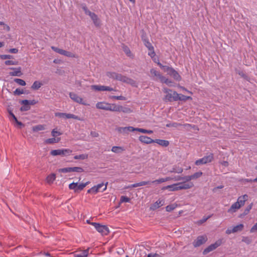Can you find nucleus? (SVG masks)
Returning a JSON list of instances; mask_svg holds the SVG:
<instances>
[{
    "mask_svg": "<svg viewBox=\"0 0 257 257\" xmlns=\"http://www.w3.org/2000/svg\"><path fill=\"white\" fill-rule=\"evenodd\" d=\"M163 92L166 94L164 100L166 102L177 101L178 93L172 89L167 88H164Z\"/></svg>",
    "mask_w": 257,
    "mask_h": 257,
    "instance_id": "obj_1",
    "label": "nucleus"
},
{
    "mask_svg": "<svg viewBox=\"0 0 257 257\" xmlns=\"http://www.w3.org/2000/svg\"><path fill=\"white\" fill-rule=\"evenodd\" d=\"M92 225L102 235H106L109 233V230L106 225H101L98 223H92Z\"/></svg>",
    "mask_w": 257,
    "mask_h": 257,
    "instance_id": "obj_2",
    "label": "nucleus"
},
{
    "mask_svg": "<svg viewBox=\"0 0 257 257\" xmlns=\"http://www.w3.org/2000/svg\"><path fill=\"white\" fill-rule=\"evenodd\" d=\"M213 159V154L210 153L208 156H204L202 158L196 160L195 162V164L197 166L206 164L208 163L211 162Z\"/></svg>",
    "mask_w": 257,
    "mask_h": 257,
    "instance_id": "obj_3",
    "label": "nucleus"
},
{
    "mask_svg": "<svg viewBox=\"0 0 257 257\" xmlns=\"http://www.w3.org/2000/svg\"><path fill=\"white\" fill-rule=\"evenodd\" d=\"M21 104L24 105L20 108L22 111H28L30 109V105H35L37 103L35 100H28L27 99L20 101Z\"/></svg>",
    "mask_w": 257,
    "mask_h": 257,
    "instance_id": "obj_4",
    "label": "nucleus"
},
{
    "mask_svg": "<svg viewBox=\"0 0 257 257\" xmlns=\"http://www.w3.org/2000/svg\"><path fill=\"white\" fill-rule=\"evenodd\" d=\"M114 104H110L104 102H98L96 104L98 109L113 111Z\"/></svg>",
    "mask_w": 257,
    "mask_h": 257,
    "instance_id": "obj_5",
    "label": "nucleus"
},
{
    "mask_svg": "<svg viewBox=\"0 0 257 257\" xmlns=\"http://www.w3.org/2000/svg\"><path fill=\"white\" fill-rule=\"evenodd\" d=\"M171 178L170 177H167L166 178H160L159 179H157L153 181H142L139 183H137L138 187L144 186L146 185L151 184H160L168 180H171Z\"/></svg>",
    "mask_w": 257,
    "mask_h": 257,
    "instance_id": "obj_6",
    "label": "nucleus"
},
{
    "mask_svg": "<svg viewBox=\"0 0 257 257\" xmlns=\"http://www.w3.org/2000/svg\"><path fill=\"white\" fill-rule=\"evenodd\" d=\"M222 243V239L217 240L215 243H212L206 247L203 251L204 255L207 254L209 252L214 250L216 248L219 247Z\"/></svg>",
    "mask_w": 257,
    "mask_h": 257,
    "instance_id": "obj_7",
    "label": "nucleus"
},
{
    "mask_svg": "<svg viewBox=\"0 0 257 257\" xmlns=\"http://www.w3.org/2000/svg\"><path fill=\"white\" fill-rule=\"evenodd\" d=\"M72 152V151L70 149H58L54 150L51 151L50 154L52 156H67L70 155Z\"/></svg>",
    "mask_w": 257,
    "mask_h": 257,
    "instance_id": "obj_8",
    "label": "nucleus"
},
{
    "mask_svg": "<svg viewBox=\"0 0 257 257\" xmlns=\"http://www.w3.org/2000/svg\"><path fill=\"white\" fill-rule=\"evenodd\" d=\"M207 241V237L206 235H200L198 236L196 239L193 242V245L195 247H199Z\"/></svg>",
    "mask_w": 257,
    "mask_h": 257,
    "instance_id": "obj_9",
    "label": "nucleus"
},
{
    "mask_svg": "<svg viewBox=\"0 0 257 257\" xmlns=\"http://www.w3.org/2000/svg\"><path fill=\"white\" fill-rule=\"evenodd\" d=\"M244 227V225L243 224H239L235 226H234L232 229L228 228L225 233L227 234H230L232 233H235L237 232L241 231Z\"/></svg>",
    "mask_w": 257,
    "mask_h": 257,
    "instance_id": "obj_10",
    "label": "nucleus"
},
{
    "mask_svg": "<svg viewBox=\"0 0 257 257\" xmlns=\"http://www.w3.org/2000/svg\"><path fill=\"white\" fill-rule=\"evenodd\" d=\"M91 88L95 91H111L113 90V89L110 87L104 86V85H91Z\"/></svg>",
    "mask_w": 257,
    "mask_h": 257,
    "instance_id": "obj_11",
    "label": "nucleus"
},
{
    "mask_svg": "<svg viewBox=\"0 0 257 257\" xmlns=\"http://www.w3.org/2000/svg\"><path fill=\"white\" fill-rule=\"evenodd\" d=\"M113 111L123 112L126 113H129L132 112L131 108L128 107H123L121 105H117L114 104Z\"/></svg>",
    "mask_w": 257,
    "mask_h": 257,
    "instance_id": "obj_12",
    "label": "nucleus"
},
{
    "mask_svg": "<svg viewBox=\"0 0 257 257\" xmlns=\"http://www.w3.org/2000/svg\"><path fill=\"white\" fill-rule=\"evenodd\" d=\"M69 96L74 101L80 104L86 105V104L83 101L82 98L75 93L70 92Z\"/></svg>",
    "mask_w": 257,
    "mask_h": 257,
    "instance_id": "obj_13",
    "label": "nucleus"
},
{
    "mask_svg": "<svg viewBox=\"0 0 257 257\" xmlns=\"http://www.w3.org/2000/svg\"><path fill=\"white\" fill-rule=\"evenodd\" d=\"M177 185L178 186L179 190H183V189H188L192 188L194 185L192 182H180L177 183Z\"/></svg>",
    "mask_w": 257,
    "mask_h": 257,
    "instance_id": "obj_14",
    "label": "nucleus"
},
{
    "mask_svg": "<svg viewBox=\"0 0 257 257\" xmlns=\"http://www.w3.org/2000/svg\"><path fill=\"white\" fill-rule=\"evenodd\" d=\"M165 203V200L164 199H159L156 202H155L154 203L152 204L150 209L152 210H155L159 208L161 206L164 205Z\"/></svg>",
    "mask_w": 257,
    "mask_h": 257,
    "instance_id": "obj_15",
    "label": "nucleus"
},
{
    "mask_svg": "<svg viewBox=\"0 0 257 257\" xmlns=\"http://www.w3.org/2000/svg\"><path fill=\"white\" fill-rule=\"evenodd\" d=\"M117 131L120 133L128 134L129 132L135 131V128L133 126L119 127Z\"/></svg>",
    "mask_w": 257,
    "mask_h": 257,
    "instance_id": "obj_16",
    "label": "nucleus"
},
{
    "mask_svg": "<svg viewBox=\"0 0 257 257\" xmlns=\"http://www.w3.org/2000/svg\"><path fill=\"white\" fill-rule=\"evenodd\" d=\"M139 140L142 143H145L146 144H150L154 143V140H153L151 138L146 136H140Z\"/></svg>",
    "mask_w": 257,
    "mask_h": 257,
    "instance_id": "obj_17",
    "label": "nucleus"
},
{
    "mask_svg": "<svg viewBox=\"0 0 257 257\" xmlns=\"http://www.w3.org/2000/svg\"><path fill=\"white\" fill-rule=\"evenodd\" d=\"M10 69L13 70V71L9 73L10 76H21L23 74L21 72V68L20 67L18 68H10Z\"/></svg>",
    "mask_w": 257,
    "mask_h": 257,
    "instance_id": "obj_18",
    "label": "nucleus"
},
{
    "mask_svg": "<svg viewBox=\"0 0 257 257\" xmlns=\"http://www.w3.org/2000/svg\"><path fill=\"white\" fill-rule=\"evenodd\" d=\"M248 196L246 194L241 196L238 198L236 202L240 205V206L241 207L244 205L245 201L248 199Z\"/></svg>",
    "mask_w": 257,
    "mask_h": 257,
    "instance_id": "obj_19",
    "label": "nucleus"
},
{
    "mask_svg": "<svg viewBox=\"0 0 257 257\" xmlns=\"http://www.w3.org/2000/svg\"><path fill=\"white\" fill-rule=\"evenodd\" d=\"M92 20L93 21V24L94 25L98 27L100 25V21L99 19L98 18L97 16L95 14L93 13L91 16H89Z\"/></svg>",
    "mask_w": 257,
    "mask_h": 257,
    "instance_id": "obj_20",
    "label": "nucleus"
},
{
    "mask_svg": "<svg viewBox=\"0 0 257 257\" xmlns=\"http://www.w3.org/2000/svg\"><path fill=\"white\" fill-rule=\"evenodd\" d=\"M157 64L160 67L161 69L164 70V72H167L169 75L174 69L172 67H169L168 66L163 65L159 62L157 63Z\"/></svg>",
    "mask_w": 257,
    "mask_h": 257,
    "instance_id": "obj_21",
    "label": "nucleus"
},
{
    "mask_svg": "<svg viewBox=\"0 0 257 257\" xmlns=\"http://www.w3.org/2000/svg\"><path fill=\"white\" fill-rule=\"evenodd\" d=\"M240 207V205L236 202L231 205L230 208L228 210L227 212L229 213L235 212L237 209H239Z\"/></svg>",
    "mask_w": 257,
    "mask_h": 257,
    "instance_id": "obj_22",
    "label": "nucleus"
},
{
    "mask_svg": "<svg viewBox=\"0 0 257 257\" xmlns=\"http://www.w3.org/2000/svg\"><path fill=\"white\" fill-rule=\"evenodd\" d=\"M121 81L126 83H127V84H131L133 86H134L136 83V82L135 80H134L133 79H132L130 78L127 77L125 76H123V75L122 76Z\"/></svg>",
    "mask_w": 257,
    "mask_h": 257,
    "instance_id": "obj_23",
    "label": "nucleus"
},
{
    "mask_svg": "<svg viewBox=\"0 0 257 257\" xmlns=\"http://www.w3.org/2000/svg\"><path fill=\"white\" fill-rule=\"evenodd\" d=\"M154 143H156L162 147H166L169 145V142L167 140L156 139L154 140Z\"/></svg>",
    "mask_w": 257,
    "mask_h": 257,
    "instance_id": "obj_24",
    "label": "nucleus"
},
{
    "mask_svg": "<svg viewBox=\"0 0 257 257\" xmlns=\"http://www.w3.org/2000/svg\"><path fill=\"white\" fill-rule=\"evenodd\" d=\"M162 189L163 190L169 189L170 191H175L179 190L178 186L177 185V183L174 184L173 185H168L167 186L164 187L162 188Z\"/></svg>",
    "mask_w": 257,
    "mask_h": 257,
    "instance_id": "obj_25",
    "label": "nucleus"
},
{
    "mask_svg": "<svg viewBox=\"0 0 257 257\" xmlns=\"http://www.w3.org/2000/svg\"><path fill=\"white\" fill-rule=\"evenodd\" d=\"M169 75L177 81H180L181 79V76L174 69H173Z\"/></svg>",
    "mask_w": 257,
    "mask_h": 257,
    "instance_id": "obj_26",
    "label": "nucleus"
},
{
    "mask_svg": "<svg viewBox=\"0 0 257 257\" xmlns=\"http://www.w3.org/2000/svg\"><path fill=\"white\" fill-rule=\"evenodd\" d=\"M124 150L123 147L119 146H113L111 148V151L116 154L121 153Z\"/></svg>",
    "mask_w": 257,
    "mask_h": 257,
    "instance_id": "obj_27",
    "label": "nucleus"
},
{
    "mask_svg": "<svg viewBox=\"0 0 257 257\" xmlns=\"http://www.w3.org/2000/svg\"><path fill=\"white\" fill-rule=\"evenodd\" d=\"M189 99H192V97L191 96H185L184 95L178 93L177 101L181 100L185 101Z\"/></svg>",
    "mask_w": 257,
    "mask_h": 257,
    "instance_id": "obj_28",
    "label": "nucleus"
},
{
    "mask_svg": "<svg viewBox=\"0 0 257 257\" xmlns=\"http://www.w3.org/2000/svg\"><path fill=\"white\" fill-rule=\"evenodd\" d=\"M42 85L43 84L41 82L38 81H35L32 84L31 88L33 90H38L41 87Z\"/></svg>",
    "mask_w": 257,
    "mask_h": 257,
    "instance_id": "obj_29",
    "label": "nucleus"
},
{
    "mask_svg": "<svg viewBox=\"0 0 257 257\" xmlns=\"http://www.w3.org/2000/svg\"><path fill=\"white\" fill-rule=\"evenodd\" d=\"M60 138L55 139V138H50L46 140L45 143L47 144H52L58 143L60 141Z\"/></svg>",
    "mask_w": 257,
    "mask_h": 257,
    "instance_id": "obj_30",
    "label": "nucleus"
},
{
    "mask_svg": "<svg viewBox=\"0 0 257 257\" xmlns=\"http://www.w3.org/2000/svg\"><path fill=\"white\" fill-rule=\"evenodd\" d=\"M143 41L145 46L149 50H152L154 47L151 43L147 39L143 38Z\"/></svg>",
    "mask_w": 257,
    "mask_h": 257,
    "instance_id": "obj_31",
    "label": "nucleus"
},
{
    "mask_svg": "<svg viewBox=\"0 0 257 257\" xmlns=\"http://www.w3.org/2000/svg\"><path fill=\"white\" fill-rule=\"evenodd\" d=\"M51 49L55 52L60 54H61L62 55H64V54H65L66 53V50H63V49H59L58 48H57L55 46H52L51 47Z\"/></svg>",
    "mask_w": 257,
    "mask_h": 257,
    "instance_id": "obj_32",
    "label": "nucleus"
},
{
    "mask_svg": "<svg viewBox=\"0 0 257 257\" xmlns=\"http://www.w3.org/2000/svg\"><path fill=\"white\" fill-rule=\"evenodd\" d=\"M55 174L53 173L47 176L46 178V181L47 183L51 184L53 182V181L55 180Z\"/></svg>",
    "mask_w": 257,
    "mask_h": 257,
    "instance_id": "obj_33",
    "label": "nucleus"
},
{
    "mask_svg": "<svg viewBox=\"0 0 257 257\" xmlns=\"http://www.w3.org/2000/svg\"><path fill=\"white\" fill-rule=\"evenodd\" d=\"M89 183V182H86L85 183H81L79 185L77 184V186L76 188V192H78L79 191L82 190L84 187H85Z\"/></svg>",
    "mask_w": 257,
    "mask_h": 257,
    "instance_id": "obj_34",
    "label": "nucleus"
},
{
    "mask_svg": "<svg viewBox=\"0 0 257 257\" xmlns=\"http://www.w3.org/2000/svg\"><path fill=\"white\" fill-rule=\"evenodd\" d=\"M45 129V127L43 125L39 124L35 125L33 127L32 130L33 132H38L40 131H43Z\"/></svg>",
    "mask_w": 257,
    "mask_h": 257,
    "instance_id": "obj_35",
    "label": "nucleus"
},
{
    "mask_svg": "<svg viewBox=\"0 0 257 257\" xmlns=\"http://www.w3.org/2000/svg\"><path fill=\"white\" fill-rule=\"evenodd\" d=\"M135 131H138L139 132L145 133V134H151L153 133V131L152 130H147L144 128H135Z\"/></svg>",
    "mask_w": 257,
    "mask_h": 257,
    "instance_id": "obj_36",
    "label": "nucleus"
},
{
    "mask_svg": "<svg viewBox=\"0 0 257 257\" xmlns=\"http://www.w3.org/2000/svg\"><path fill=\"white\" fill-rule=\"evenodd\" d=\"M88 252V250H85L79 253L75 254L74 257H87Z\"/></svg>",
    "mask_w": 257,
    "mask_h": 257,
    "instance_id": "obj_37",
    "label": "nucleus"
},
{
    "mask_svg": "<svg viewBox=\"0 0 257 257\" xmlns=\"http://www.w3.org/2000/svg\"><path fill=\"white\" fill-rule=\"evenodd\" d=\"M107 184H108V182H106L105 185L103 183H102L101 184H99L96 185L95 187L97 188L98 192H99L100 188H102L104 185V187L101 191V192H103L106 189Z\"/></svg>",
    "mask_w": 257,
    "mask_h": 257,
    "instance_id": "obj_38",
    "label": "nucleus"
},
{
    "mask_svg": "<svg viewBox=\"0 0 257 257\" xmlns=\"http://www.w3.org/2000/svg\"><path fill=\"white\" fill-rule=\"evenodd\" d=\"M82 9L85 12V14L87 15H88L89 16H91L92 14L93 13L91 12H90L87 8V7L85 5H83L82 6Z\"/></svg>",
    "mask_w": 257,
    "mask_h": 257,
    "instance_id": "obj_39",
    "label": "nucleus"
},
{
    "mask_svg": "<svg viewBox=\"0 0 257 257\" xmlns=\"http://www.w3.org/2000/svg\"><path fill=\"white\" fill-rule=\"evenodd\" d=\"M88 155L87 154H81L79 155H76L74 157V159L78 160H84L87 159Z\"/></svg>",
    "mask_w": 257,
    "mask_h": 257,
    "instance_id": "obj_40",
    "label": "nucleus"
},
{
    "mask_svg": "<svg viewBox=\"0 0 257 257\" xmlns=\"http://www.w3.org/2000/svg\"><path fill=\"white\" fill-rule=\"evenodd\" d=\"M71 172L81 173L84 172V169L82 168L79 167H71Z\"/></svg>",
    "mask_w": 257,
    "mask_h": 257,
    "instance_id": "obj_41",
    "label": "nucleus"
},
{
    "mask_svg": "<svg viewBox=\"0 0 257 257\" xmlns=\"http://www.w3.org/2000/svg\"><path fill=\"white\" fill-rule=\"evenodd\" d=\"M150 72H151V74L153 75V76H154V77L156 76L158 78H159V77L160 76H161V74L159 72L156 71L154 69H152L150 71Z\"/></svg>",
    "mask_w": 257,
    "mask_h": 257,
    "instance_id": "obj_42",
    "label": "nucleus"
},
{
    "mask_svg": "<svg viewBox=\"0 0 257 257\" xmlns=\"http://www.w3.org/2000/svg\"><path fill=\"white\" fill-rule=\"evenodd\" d=\"M14 81L19 85L21 86H25L26 84L25 81L24 80L20 78H15L14 79Z\"/></svg>",
    "mask_w": 257,
    "mask_h": 257,
    "instance_id": "obj_43",
    "label": "nucleus"
},
{
    "mask_svg": "<svg viewBox=\"0 0 257 257\" xmlns=\"http://www.w3.org/2000/svg\"><path fill=\"white\" fill-rule=\"evenodd\" d=\"M66 118H73L79 120H81L78 116L70 113H66Z\"/></svg>",
    "mask_w": 257,
    "mask_h": 257,
    "instance_id": "obj_44",
    "label": "nucleus"
},
{
    "mask_svg": "<svg viewBox=\"0 0 257 257\" xmlns=\"http://www.w3.org/2000/svg\"><path fill=\"white\" fill-rule=\"evenodd\" d=\"M238 74L242 78H243L245 80L249 81L250 78L248 77L246 74L244 73L243 71H239Z\"/></svg>",
    "mask_w": 257,
    "mask_h": 257,
    "instance_id": "obj_45",
    "label": "nucleus"
},
{
    "mask_svg": "<svg viewBox=\"0 0 257 257\" xmlns=\"http://www.w3.org/2000/svg\"><path fill=\"white\" fill-rule=\"evenodd\" d=\"M116 73L114 72H107L106 73V76L110 78L115 79Z\"/></svg>",
    "mask_w": 257,
    "mask_h": 257,
    "instance_id": "obj_46",
    "label": "nucleus"
},
{
    "mask_svg": "<svg viewBox=\"0 0 257 257\" xmlns=\"http://www.w3.org/2000/svg\"><path fill=\"white\" fill-rule=\"evenodd\" d=\"M252 205H253V203H251L248 206H247L246 207V208H245V209L244 210V211L243 213V215H246L249 212L250 210L252 208Z\"/></svg>",
    "mask_w": 257,
    "mask_h": 257,
    "instance_id": "obj_47",
    "label": "nucleus"
},
{
    "mask_svg": "<svg viewBox=\"0 0 257 257\" xmlns=\"http://www.w3.org/2000/svg\"><path fill=\"white\" fill-rule=\"evenodd\" d=\"M183 172V169L182 168L179 167H174L172 170L170 171V172L177 173H181Z\"/></svg>",
    "mask_w": 257,
    "mask_h": 257,
    "instance_id": "obj_48",
    "label": "nucleus"
},
{
    "mask_svg": "<svg viewBox=\"0 0 257 257\" xmlns=\"http://www.w3.org/2000/svg\"><path fill=\"white\" fill-rule=\"evenodd\" d=\"M202 172L201 171H199L192 175V178L193 179H196L199 177H200L202 175Z\"/></svg>",
    "mask_w": 257,
    "mask_h": 257,
    "instance_id": "obj_49",
    "label": "nucleus"
},
{
    "mask_svg": "<svg viewBox=\"0 0 257 257\" xmlns=\"http://www.w3.org/2000/svg\"><path fill=\"white\" fill-rule=\"evenodd\" d=\"M59 172L61 173L71 172V167L64 168L59 169Z\"/></svg>",
    "mask_w": 257,
    "mask_h": 257,
    "instance_id": "obj_50",
    "label": "nucleus"
},
{
    "mask_svg": "<svg viewBox=\"0 0 257 257\" xmlns=\"http://www.w3.org/2000/svg\"><path fill=\"white\" fill-rule=\"evenodd\" d=\"M25 93V92L24 91L23 89H21L20 88H17L14 91V94L15 95H20L21 94Z\"/></svg>",
    "mask_w": 257,
    "mask_h": 257,
    "instance_id": "obj_51",
    "label": "nucleus"
},
{
    "mask_svg": "<svg viewBox=\"0 0 257 257\" xmlns=\"http://www.w3.org/2000/svg\"><path fill=\"white\" fill-rule=\"evenodd\" d=\"M182 125V124L177 122L169 123L166 124L167 127H177L179 126Z\"/></svg>",
    "mask_w": 257,
    "mask_h": 257,
    "instance_id": "obj_52",
    "label": "nucleus"
},
{
    "mask_svg": "<svg viewBox=\"0 0 257 257\" xmlns=\"http://www.w3.org/2000/svg\"><path fill=\"white\" fill-rule=\"evenodd\" d=\"M77 186V183H72L69 184V188L71 190H74L75 192H76V188Z\"/></svg>",
    "mask_w": 257,
    "mask_h": 257,
    "instance_id": "obj_53",
    "label": "nucleus"
},
{
    "mask_svg": "<svg viewBox=\"0 0 257 257\" xmlns=\"http://www.w3.org/2000/svg\"><path fill=\"white\" fill-rule=\"evenodd\" d=\"M5 64L6 65H17L18 62L12 60H7L5 62Z\"/></svg>",
    "mask_w": 257,
    "mask_h": 257,
    "instance_id": "obj_54",
    "label": "nucleus"
},
{
    "mask_svg": "<svg viewBox=\"0 0 257 257\" xmlns=\"http://www.w3.org/2000/svg\"><path fill=\"white\" fill-rule=\"evenodd\" d=\"M0 58L3 60L10 59L13 58V56L10 55H1Z\"/></svg>",
    "mask_w": 257,
    "mask_h": 257,
    "instance_id": "obj_55",
    "label": "nucleus"
},
{
    "mask_svg": "<svg viewBox=\"0 0 257 257\" xmlns=\"http://www.w3.org/2000/svg\"><path fill=\"white\" fill-rule=\"evenodd\" d=\"M191 180H192L191 175L183 177V182L188 183V182H190L189 181H191Z\"/></svg>",
    "mask_w": 257,
    "mask_h": 257,
    "instance_id": "obj_56",
    "label": "nucleus"
},
{
    "mask_svg": "<svg viewBox=\"0 0 257 257\" xmlns=\"http://www.w3.org/2000/svg\"><path fill=\"white\" fill-rule=\"evenodd\" d=\"M111 98L112 99H116V100H126V98L125 97L123 96H112L111 97Z\"/></svg>",
    "mask_w": 257,
    "mask_h": 257,
    "instance_id": "obj_57",
    "label": "nucleus"
},
{
    "mask_svg": "<svg viewBox=\"0 0 257 257\" xmlns=\"http://www.w3.org/2000/svg\"><path fill=\"white\" fill-rule=\"evenodd\" d=\"M175 208V206L173 204L168 205L166 207V210L168 212H170Z\"/></svg>",
    "mask_w": 257,
    "mask_h": 257,
    "instance_id": "obj_58",
    "label": "nucleus"
},
{
    "mask_svg": "<svg viewBox=\"0 0 257 257\" xmlns=\"http://www.w3.org/2000/svg\"><path fill=\"white\" fill-rule=\"evenodd\" d=\"M121 202H128L130 201V198L125 196H122L120 198Z\"/></svg>",
    "mask_w": 257,
    "mask_h": 257,
    "instance_id": "obj_59",
    "label": "nucleus"
},
{
    "mask_svg": "<svg viewBox=\"0 0 257 257\" xmlns=\"http://www.w3.org/2000/svg\"><path fill=\"white\" fill-rule=\"evenodd\" d=\"M66 113L63 112H56L55 113V116L59 117H63L66 118Z\"/></svg>",
    "mask_w": 257,
    "mask_h": 257,
    "instance_id": "obj_60",
    "label": "nucleus"
},
{
    "mask_svg": "<svg viewBox=\"0 0 257 257\" xmlns=\"http://www.w3.org/2000/svg\"><path fill=\"white\" fill-rule=\"evenodd\" d=\"M242 241L245 242L247 244H250L251 242V239L248 237H243Z\"/></svg>",
    "mask_w": 257,
    "mask_h": 257,
    "instance_id": "obj_61",
    "label": "nucleus"
},
{
    "mask_svg": "<svg viewBox=\"0 0 257 257\" xmlns=\"http://www.w3.org/2000/svg\"><path fill=\"white\" fill-rule=\"evenodd\" d=\"M61 134H62L60 132L55 131V129H53L51 132V135L54 137H55L57 136H60Z\"/></svg>",
    "mask_w": 257,
    "mask_h": 257,
    "instance_id": "obj_62",
    "label": "nucleus"
},
{
    "mask_svg": "<svg viewBox=\"0 0 257 257\" xmlns=\"http://www.w3.org/2000/svg\"><path fill=\"white\" fill-rule=\"evenodd\" d=\"M149 51H150V52H149L148 55L152 58L154 57L156 55L155 52L154 51V47H153L152 50H149Z\"/></svg>",
    "mask_w": 257,
    "mask_h": 257,
    "instance_id": "obj_63",
    "label": "nucleus"
},
{
    "mask_svg": "<svg viewBox=\"0 0 257 257\" xmlns=\"http://www.w3.org/2000/svg\"><path fill=\"white\" fill-rule=\"evenodd\" d=\"M160 81L162 82V83H164L165 82H166V80H167V78H166L165 76H163L162 74L161 75V76H160L159 77V78Z\"/></svg>",
    "mask_w": 257,
    "mask_h": 257,
    "instance_id": "obj_64",
    "label": "nucleus"
}]
</instances>
